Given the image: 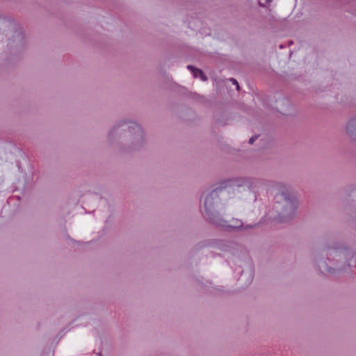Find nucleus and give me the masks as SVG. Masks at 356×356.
<instances>
[{
	"instance_id": "obj_5",
	"label": "nucleus",
	"mask_w": 356,
	"mask_h": 356,
	"mask_svg": "<svg viewBox=\"0 0 356 356\" xmlns=\"http://www.w3.org/2000/svg\"><path fill=\"white\" fill-rule=\"evenodd\" d=\"M258 138V136L255 135L251 137L249 140V143L252 144Z\"/></svg>"
},
{
	"instance_id": "obj_2",
	"label": "nucleus",
	"mask_w": 356,
	"mask_h": 356,
	"mask_svg": "<svg viewBox=\"0 0 356 356\" xmlns=\"http://www.w3.org/2000/svg\"><path fill=\"white\" fill-rule=\"evenodd\" d=\"M281 196L283 197L284 200V215L288 218H291L297 209L296 201L289 193H285L282 192Z\"/></svg>"
},
{
	"instance_id": "obj_6",
	"label": "nucleus",
	"mask_w": 356,
	"mask_h": 356,
	"mask_svg": "<svg viewBox=\"0 0 356 356\" xmlns=\"http://www.w3.org/2000/svg\"><path fill=\"white\" fill-rule=\"evenodd\" d=\"M230 81H232L234 85H236V89H237V90H239V86H238V83L237 81H236L235 79H233V78L230 79Z\"/></svg>"
},
{
	"instance_id": "obj_7",
	"label": "nucleus",
	"mask_w": 356,
	"mask_h": 356,
	"mask_svg": "<svg viewBox=\"0 0 356 356\" xmlns=\"http://www.w3.org/2000/svg\"><path fill=\"white\" fill-rule=\"evenodd\" d=\"M248 227H252V226H250V225H248V226H246L245 227H244V229H246V228H248Z\"/></svg>"
},
{
	"instance_id": "obj_4",
	"label": "nucleus",
	"mask_w": 356,
	"mask_h": 356,
	"mask_svg": "<svg viewBox=\"0 0 356 356\" xmlns=\"http://www.w3.org/2000/svg\"><path fill=\"white\" fill-rule=\"evenodd\" d=\"M129 129H130V132L133 131L141 138L143 137V131L140 125L136 123H131V126L129 127Z\"/></svg>"
},
{
	"instance_id": "obj_1",
	"label": "nucleus",
	"mask_w": 356,
	"mask_h": 356,
	"mask_svg": "<svg viewBox=\"0 0 356 356\" xmlns=\"http://www.w3.org/2000/svg\"><path fill=\"white\" fill-rule=\"evenodd\" d=\"M259 183V180L250 177L234 178L221 181L219 186L206 197L204 209H202L203 216L211 223L225 229H238L242 228L243 223L241 220L232 219L229 223L223 220L218 212L215 210L214 205L218 202V193L228 187L234 188L235 187L247 186L252 189L255 188Z\"/></svg>"
},
{
	"instance_id": "obj_3",
	"label": "nucleus",
	"mask_w": 356,
	"mask_h": 356,
	"mask_svg": "<svg viewBox=\"0 0 356 356\" xmlns=\"http://www.w3.org/2000/svg\"><path fill=\"white\" fill-rule=\"evenodd\" d=\"M187 68L193 73L194 77H200V79L202 81L207 80L206 75L203 73V72L201 70L195 68L193 65H188Z\"/></svg>"
}]
</instances>
